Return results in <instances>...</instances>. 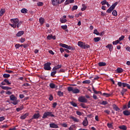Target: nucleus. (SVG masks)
Returning a JSON list of instances; mask_svg holds the SVG:
<instances>
[{"instance_id":"obj_1","label":"nucleus","mask_w":130,"mask_h":130,"mask_svg":"<svg viewBox=\"0 0 130 130\" xmlns=\"http://www.w3.org/2000/svg\"><path fill=\"white\" fill-rule=\"evenodd\" d=\"M67 90L68 92H72L73 94H79L80 93V89L72 86L68 87Z\"/></svg>"},{"instance_id":"obj_2","label":"nucleus","mask_w":130,"mask_h":130,"mask_svg":"<svg viewBox=\"0 0 130 130\" xmlns=\"http://www.w3.org/2000/svg\"><path fill=\"white\" fill-rule=\"evenodd\" d=\"M11 22L12 24H10V26L13 28L17 27V24L19 23V19L18 18H13L11 19Z\"/></svg>"},{"instance_id":"obj_3","label":"nucleus","mask_w":130,"mask_h":130,"mask_svg":"<svg viewBox=\"0 0 130 130\" xmlns=\"http://www.w3.org/2000/svg\"><path fill=\"white\" fill-rule=\"evenodd\" d=\"M10 99L11 101H13L11 102L12 104L13 105H17L19 102L17 100V97H16L14 94H12L10 96Z\"/></svg>"},{"instance_id":"obj_4","label":"nucleus","mask_w":130,"mask_h":130,"mask_svg":"<svg viewBox=\"0 0 130 130\" xmlns=\"http://www.w3.org/2000/svg\"><path fill=\"white\" fill-rule=\"evenodd\" d=\"M59 45L61 46V47H63V48H66L67 49H69V50H75L74 47H73L71 46H69L67 44L60 43Z\"/></svg>"},{"instance_id":"obj_5","label":"nucleus","mask_w":130,"mask_h":130,"mask_svg":"<svg viewBox=\"0 0 130 130\" xmlns=\"http://www.w3.org/2000/svg\"><path fill=\"white\" fill-rule=\"evenodd\" d=\"M66 0H51L52 5L53 6H58V5H61L62 3L64 2Z\"/></svg>"},{"instance_id":"obj_6","label":"nucleus","mask_w":130,"mask_h":130,"mask_svg":"<svg viewBox=\"0 0 130 130\" xmlns=\"http://www.w3.org/2000/svg\"><path fill=\"white\" fill-rule=\"evenodd\" d=\"M47 116H50V117H54V115L52 114V112H45L43 115L42 118H47Z\"/></svg>"},{"instance_id":"obj_7","label":"nucleus","mask_w":130,"mask_h":130,"mask_svg":"<svg viewBox=\"0 0 130 130\" xmlns=\"http://www.w3.org/2000/svg\"><path fill=\"white\" fill-rule=\"evenodd\" d=\"M51 63L48 62L44 64V70L45 71H50L51 70Z\"/></svg>"},{"instance_id":"obj_8","label":"nucleus","mask_w":130,"mask_h":130,"mask_svg":"<svg viewBox=\"0 0 130 130\" xmlns=\"http://www.w3.org/2000/svg\"><path fill=\"white\" fill-rule=\"evenodd\" d=\"M78 101L81 102V103H87L88 102V100H87L86 97L84 96H80L78 98Z\"/></svg>"},{"instance_id":"obj_9","label":"nucleus","mask_w":130,"mask_h":130,"mask_svg":"<svg viewBox=\"0 0 130 130\" xmlns=\"http://www.w3.org/2000/svg\"><path fill=\"white\" fill-rule=\"evenodd\" d=\"M117 85L118 87H123L122 88L126 87V83L124 82H118Z\"/></svg>"},{"instance_id":"obj_10","label":"nucleus","mask_w":130,"mask_h":130,"mask_svg":"<svg viewBox=\"0 0 130 130\" xmlns=\"http://www.w3.org/2000/svg\"><path fill=\"white\" fill-rule=\"evenodd\" d=\"M49 125L51 128H58V125L54 123H50Z\"/></svg>"},{"instance_id":"obj_11","label":"nucleus","mask_w":130,"mask_h":130,"mask_svg":"<svg viewBox=\"0 0 130 130\" xmlns=\"http://www.w3.org/2000/svg\"><path fill=\"white\" fill-rule=\"evenodd\" d=\"M40 117V114L39 113H35L32 117V119H38Z\"/></svg>"},{"instance_id":"obj_12","label":"nucleus","mask_w":130,"mask_h":130,"mask_svg":"<svg viewBox=\"0 0 130 130\" xmlns=\"http://www.w3.org/2000/svg\"><path fill=\"white\" fill-rule=\"evenodd\" d=\"M24 31L22 30V31H18L16 34V37H21V36H22V35H24Z\"/></svg>"},{"instance_id":"obj_13","label":"nucleus","mask_w":130,"mask_h":130,"mask_svg":"<svg viewBox=\"0 0 130 130\" xmlns=\"http://www.w3.org/2000/svg\"><path fill=\"white\" fill-rule=\"evenodd\" d=\"M75 0H66L64 4L65 5V6H67V5H69L70 4H73Z\"/></svg>"},{"instance_id":"obj_14","label":"nucleus","mask_w":130,"mask_h":130,"mask_svg":"<svg viewBox=\"0 0 130 130\" xmlns=\"http://www.w3.org/2000/svg\"><path fill=\"white\" fill-rule=\"evenodd\" d=\"M61 67H62L61 64H58L53 67V68L52 69V71H56V70H59V69H61Z\"/></svg>"},{"instance_id":"obj_15","label":"nucleus","mask_w":130,"mask_h":130,"mask_svg":"<svg viewBox=\"0 0 130 130\" xmlns=\"http://www.w3.org/2000/svg\"><path fill=\"white\" fill-rule=\"evenodd\" d=\"M115 72L117 74H121V73H123V69L121 68H118Z\"/></svg>"},{"instance_id":"obj_16","label":"nucleus","mask_w":130,"mask_h":130,"mask_svg":"<svg viewBox=\"0 0 130 130\" xmlns=\"http://www.w3.org/2000/svg\"><path fill=\"white\" fill-rule=\"evenodd\" d=\"M106 47V48H109L110 51H112V49H113V46L111 44H108Z\"/></svg>"},{"instance_id":"obj_17","label":"nucleus","mask_w":130,"mask_h":130,"mask_svg":"<svg viewBox=\"0 0 130 130\" xmlns=\"http://www.w3.org/2000/svg\"><path fill=\"white\" fill-rule=\"evenodd\" d=\"M88 119L87 118V117H85L84 120L83 121V125H84V126H87V125H88Z\"/></svg>"},{"instance_id":"obj_18","label":"nucleus","mask_w":130,"mask_h":130,"mask_svg":"<svg viewBox=\"0 0 130 130\" xmlns=\"http://www.w3.org/2000/svg\"><path fill=\"white\" fill-rule=\"evenodd\" d=\"M123 114H124L125 116H128L130 115V111L128 110L123 111Z\"/></svg>"},{"instance_id":"obj_19","label":"nucleus","mask_w":130,"mask_h":130,"mask_svg":"<svg viewBox=\"0 0 130 130\" xmlns=\"http://www.w3.org/2000/svg\"><path fill=\"white\" fill-rule=\"evenodd\" d=\"M85 44L84 42L79 41L78 42V45L81 48H83L84 45Z\"/></svg>"},{"instance_id":"obj_20","label":"nucleus","mask_w":130,"mask_h":130,"mask_svg":"<svg viewBox=\"0 0 130 130\" xmlns=\"http://www.w3.org/2000/svg\"><path fill=\"white\" fill-rule=\"evenodd\" d=\"M122 90L120 91V94L122 95V96H124V93L127 91V89L124 88L123 87H122Z\"/></svg>"},{"instance_id":"obj_21","label":"nucleus","mask_w":130,"mask_h":130,"mask_svg":"<svg viewBox=\"0 0 130 130\" xmlns=\"http://www.w3.org/2000/svg\"><path fill=\"white\" fill-rule=\"evenodd\" d=\"M112 94H113V92H110V93L104 92L103 93V96H105V97L108 98V97H110V96H111Z\"/></svg>"},{"instance_id":"obj_22","label":"nucleus","mask_w":130,"mask_h":130,"mask_svg":"<svg viewBox=\"0 0 130 130\" xmlns=\"http://www.w3.org/2000/svg\"><path fill=\"white\" fill-rule=\"evenodd\" d=\"M29 116V114L28 113H25L23 115H21L20 117V119H25L26 118V117H27V116Z\"/></svg>"},{"instance_id":"obj_23","label":"nucleus","mask_w":130,"mask_h":130,"mask_svg":"<svg viewBox=\"0 0 130 130\" xmlns=\"http://www.w3.org/2000/svg\"><path fill=\"white\" fill-rule=\"evenodd\" d=\"M39 22L41 25H43V24H44V22H45V20L43 18L41 17L39 18Z\"/></svg>"},{"instance_id":"obj_24","label":"nucleus","mask_w":130,"mask_h":130,"mask_svg":"<svg viewBox=\"0 0 130 130\" xmlns=\"http://www.w3.org/2000/svg\"><path fill=\"white\" fill-rule=\"evenodd\" d=\"M5 13H6V9H2L0 10V17H2V16H3L4 14H5Z\"/></svg>"},{"instance_id":"obj_25","label":"nucleus","mask_w":130,"mask_h":130,"mask_svg":"<svg viewBox=\"0 0 130 130\" xmlns=\"http://www.w3.org/2000/svg\"><path fill=\"white\" fill-rule=\"evenodd\" d=\"M119 128H120V129H122V130L127 129V127H126V126H125L124 125L119 126Z\"/></svg>"},{"instance_id":"obj_26","label":"nucleus","mask_w":130,"mask_h":130,"mask_svg":"<svg viewBox=\"0 0 130 130\" xmlns=\"http://www.w3.org/2000/svg\"><path fill=\"white\" fill-rule=\"evenodd\" d=\"M99 67H105L106 66V62H100L98 63Z\"/></svg>"},{"instance_id":"obj_27","label":"nucleus","mask_w":130,"mask_h":130,"mask_svg":"<svg viewBox=\"0 0 130 130\" xmlns=\"http://www.w3.org/2000/svg\"><path fill=\"white\" fill-rule=\"evenodd\" d=\"M21 13H22V14H27L28 13V10L26 9V8H22L21 10Z\"/></svg>"},{"instance_id":"obj_28","label":"nucleus","mask_w":130,"mask_h":130,"mask_svg":"<svg viewBox=\"0 0 130 130\" xmlns=\"http://www.w3.org/2000/svg\"><path fill=\"white\" fill-rule=\"evenodd\" d=\"M5 82L6 83V85L8 86H10L11 84H12V82H10L8 79H4Z\"/></svg>"},{"instance_id":"obj_29","label":"nucleus","mask_w":130,"mask_h":130,"mask_svg":"<svg viewBox=\"0 0 130 130\" xmlns=\"http://www.w3.org/2000/svg\"><path fill=\"white\" fill-rule=\"evenodd\" d=\"M70 118L72 119L73 121H75V122H79V120L74 116H71Z\"/></svg>"},{"instance_id":"obj_30","label":"nucleus","mask_w":130,"mask_h":130,"mask_svg":"<svg viewBox=\"0 0 130 130\" xmlns=\"http://www.w3.org/2000/svg\"><path fill=\"white\" fill-rule=\"evenodd\" d=\"M93 40L94 41V42H99L101 40V38L100 37H96V38H94Z\"/></svg>"},{"instance_id":"obj_31","label":"nucleus","mask_w":130,"mask_h":130,"mask_svg":"<svg viewBox=\"0 0 130 130\" xmlns=\"http://www.w3.org/2000/svg\"><path fill=\"white\" fill-rule=\"evenodd\" d=\"M113 109H114V110L116 111H119V110H120V109H119V108H118L116 105H113Z\"/></svg>"},{"instance_id":"obj_32","label":"nucleus","mask_w":130,"mask_h":130,"mask_svg":"<svg viewBox=\"0 0 130 130\" xmlns=\"http://www.w3.org/2000/svg\"><path fill=\"white\" fill-rule=\"evenodd\" d=\"M23 109H24V106H21L19 108L16 109V111L19 112V111H21V110H23Z\"/></svg>"},{"instance_id":"obj_33","label":"nucleus","mask_w":130,"mask_h":130,"mask_svg":"<svg viewBox=\"0 0 130 130\" xmlns=\"http://www.w3.org/2000/svg\"><path fill=\"white\" fill-rule=\"evenodd\" d=\"M82 48H83V49L90 48V45L86 44L84 43V45H83V47Z\"/></svg>"},{"instance_id":"obj_34","label":"nucleus","mask_w":130,"mask_h":130,"mask_svg":"<svg viewBox=\"0 0 130 130\" xmlns=\"http://www.w3.org/2000/svg\"><path fill=\"white\" fill-rule=\"evenodd\" d=\"M118 4V2H115L114 4H113L110 7L113 9L114 10L115 9V7L117 6V4Z\"/></svg>"},{"instance_id":"obj_35","label":"nucleus","mask_w":130,"mask_h":130,"mask_svg":"<svg viewBox=\"0 0 130 130\" xmlns=\"http://www.w3.org/2000/svg\"><path fill=\"white\" fill-rule=\"evenodd\" d=\"M57 95L59 97H62V96H63V92H61V91H58L57 92Z\"/></svg>"},{"instance_id":"obj_36","label":"nucleus","mask_w":130,"mask_h":130,"mask_svg":"<svg viewBox=\"0 0 130 130\" xmlns=\"http://www.w3.org/2000/svg\"><path fill=\"white\" fill-rule=\"evenodd\" d=\"M49 86L51 89H54L55 88V84L53 83H51L49 84Z\"/></svg>"},{"instance_id":"obj_37","label":"nucleus","mask_w":130,"mask_h":130,"mask_svg":"<svg viewBox=\"0 0 130 130\" xmlns=\"http://www.w3.org/2000/svg\"><path fill=\"white\" fill-rule=\"evenodd\" d=\"M70 104L72 105V106H74V107H77V106H78V105H77V104L73 101L71 102Z\"/></svg>"},{"instance_id":"obj_38","label":"nucleus","mask_w":130,"mask_h":130,"mask_svg":"<svg viewBox=\"0 0 130 130\" xmlns=\"http://www.w3.org/2000/svg\"><path fill=\"white\" fill-rule=\"evenodd\" d=\"M67 21L68 20L66 19H63V18H60V22H61L62 23H66V22H67Z\"/></svg>"},{"instance_id":"obj_39","label":"nucleus","mask_w":130,"mask_h":130,"mask_svg":"<svg viewBox=\"0 0 130 130\" xmlns=\"http://www.w3.org/2000/svg\"><path fill=\"white\" fill-rule=\"evenodd\" d=\"M112 11H113V10L110 7L106 11V13H108L109 14H111V12H112Z\"/></svg>"},{"instance_id":"obj_40","label":"nucleus","mask_w":130,"mask_h":130,"mask_svg":"<svg viewBox=\"0 0 130 130\" xmlns=\"http://www.w3.org/2000/svg\"><path fill=\"white\" fill-rule=\"evenodd\" d=\"M112 15H113L114 16H117V11H116V10H113Z\"/></svg>"},{"instance_id":"obj_41","label":"nucleus","mask_w":130,"mask_h":130,"mask_svg":"<svg viewBox=\"0 0 130 130\" xmlns=\"http://www.w3.org/2000/svg\"><path fill=\"white\" fill-rule=\"evenodd\" d=\"M87 9V6L85 5V4H82V8H81V11H85Z\"/></svg>"},{"instance_id":"obj_42","label":"nucleus","mask_w":130,"mask_h":130,"mask_svg":"<svg viewBox=\"0 0 130 130\" xmlns=\"http://www.w3.org/2000/svg\"><path fill=\"white\" fill-rule=\"evenodd\" d=\"M101 104L102 105H107V104H108V102L106 101H103L102 103H101Z\"/></svg>"},{"instance_id":"obj_43","label":"nucleus","mask_w":130,"mask_h":130,"mask_svg":"<svg viewBox=\"0 0 130 130\" xmlns=\"http://www.w3.org/2000/svg\"><path fill=\"white\" fill-rule=\"evenodd\" d=\"M91 81L90 80H84L82 82V84H90Z\"/></svg>"},{"instance_id":"obj_44","label":"nucleus","mask_w":130,"mask_h":130,"mask_svg":"<svg viewBox=\"0 0 130 130\" xmlns=\"http://www.w3.org/2000/svg\"><path fill=\"white\" fill-rule=\"evenodd\" d=\"M76 10H78V6H74L72 8V11H76Z\"/></svg>"},{"instance_id":"obj_45","label":"nucleus","mask_w":130,"mask_h":130,"mask_svg":"<svg viewBox=\"0 0 130 130\" xmlns=\"http://www.w3.org/2000/svg\"><path fill=\"white\" fill-rule=\"evenodd\" d=\"M15 47L16 49H19V48H20V47H21V45H20V44H16L15 45Z\"/></svg>"},{"instance_id":"obj_46","label":"nucleus","mask_w":130,"mask_h":130,"mask_svg":"<svg viewBox=\"0 0 130 130\" xmlns=\"http://www.w3.org/2000/svg\"><path fill=\"white\" fill-rule=\"evenodd\" d=\"M3 77L4 78H10V77H11V75L8 74H4L3 75Z\"/></svg>"},{"instance_id":"obj_47","label":"nucleus","mask_w":130,"mask_h":130,"mask_svg":"<svg viewBox=\"0 0 130 130\" xmlns=\"http://www.w3.org/2000/svg\"><path fill=\"white\" fill-rule=\"evenodd\" d=\"M101 4L102 6H104V5H106L107 4V2L106 0H104L101 2Z\"/></svg>"},{"instance_id":"obj_48","label":"nucleus","mask_w":130,"mask_h":130,"mask_svg":"<svg viewBox=\"0 0 130 130\" xmlns=\"http://www.w3.org/2000/svg\"><path fill=\"white\" fill-rule=\"evenodd\" d=\"M80 106H81V107H82V108H87V106L84 103H81L80 105Z\"/></svg>"},{"instance_id":"obj_49","label":"nucleus","mask_w":130,"mask_h":130,"mask_svg":"<svg viewBox=\"0 0 130 130\" xmlns=\"http://www.w3.org/2000/svg\"><path fill=\"white\" fill-rule=\"evenodd\" d=\"M61 28H62L63 30H67V29H68V25H62L61 26Z\"/></svg>"},{"instance_id":"obj_50","label":"nucleus","mask_w":130,"mask_h":130,"mask_svg":"<svg viewBox=\"0 0 130 130\" xmlns=\"http://www.w3.org/2000/svg\"><path fill=\"white\" fill-rule=\"evenodd\" d=\"M56 74V71H53L51 73V77H54V75Z\"/></svg>"},{"instance_id":"obj_51","label":"nucleus","mask_w":130,"mask_h":130,"mask_svg":"<svg viewBox=\"0 0 130 130\" xmlns=\"http://www.w3.org/2000/svg\"><path fill=\"white\" fill-rule=\"evenodd\" d=\"M93 34H95V35H100V33L97 30V29H95L93 31Z\"/></svg>"},{"instance_id":"obj_52","label":"nucleus","mask_w":130,"mask_h":130,"mask_svg":"<svg viewBox=\"0 0 130 130\" xmlns=\"http://www.w3.org/2000/svg\"><path fill=\"white\" fill-rule=\"evenodd\" d=\"M124 36H121V37H120L118 40L120 42V41L124 39Z\"/></svg>"},{"instance_id":"obj_53","label":"nucleus","mask_w":130,"mask_h":130,"mask_svg":"<svg viewBox=\"0 0 130 130\" xmlns=\"http://www.w3.org/2000/svg\"><path fill=\"white\" fill-rule=\"evenodd\" d=\"M119 41L118 40L113 42V45H116V44H118V43H119Z\"/></svg>"},{"instance_id":"obj_54","label":"nucleus","mask_w":130,"mask_h":130,"mask_svg":"<svg viewBox=\"0 0 130 130\" xmlns=\"http://www.w3.org/2000/svg\"><path fill=\"white\" fill-rule=\"evenodd\" d=\"M19 41L21 43H24V42H25V39L24 38H21Z\"/></svg>"},{"instance_id":"obj_55","label":"nucleus","mask_w":130,"mask_h":130,"mask_svg":"<svg viewBox=\"0 0 130 130\" xmlns=\"http://www.w3.org/2000/svg\"><path fill=\"white\" fill-rule=\"evenodd\" d=\"M21 25H22V21H20V22L18 21V22L16 24V27L19 28V27H20V26H21Z\"/></svg>"},{"instance_id":"obj_56","label":"nucleus","mask_w":130,"mask_h":130,"mask_svg":"<svg viewBox=\"0 0 130 130\" xmlns=\"http://www.w3.org/2000/svg\"><path fill=\"white\" fill-rule=\"evenodd\" d=\"M61 125L63 127H68V124H67V123H63L62 124H61Z\"/></svg>"},{"instance_id":"obj_57","label":"nucleus","mask_w":130,"mask_h":130,"mask_svg":"<svg viewBox=\"0 0 130 130\" xmlns=\"http://www.w3.org/2000/svg\"><path fill=\"white\" fill-rule=\"evenodd\" d=\"M94 94H100L101 95H102V92L101 91H98L97 90H95L94 91Z\"/></svg>"},{"instance_id":"obj_58","label":"nucleus","mask_w":130,"mask_h":130,"mask_svg":"<svg viewBox=\"0 0 130 130\" xmlns=\"http://www.w3.org/2000/svg\"><path fill=\"white\" fill-rule=\"evenodd\" d=\"M49 100H50V101H52L53 100V96H52V94L50 95Z\"/></svg>"},{"instance_id":"obj_59","label":"nucleus","mask_w":130,"mask_h":130,"mask_svg":"<svg viewBox=\"0 0 130 130\" xmlns=\"http://www.w3.org/2000/svg\"><path fill=\"white\" fill-rule=\"evenodd\" d=\"M37 5L39 7H42V6H43V2H39L37 3Z\"/></svg>"},{"instance_id":"obj_60","label":"nucleus","mask_w":130,"mask_h":130,"mask_svg":"<svg viewBox=\"0 0 130 130\" xmlns=\"http://www.w3.org/2000/svg\"><path fill=\"white\" fill-rule=\"evenodd\" d=\"M76 114H77V115L81 116V115H82V114H83V113L79 111H77Z\"/></svg>"},{"instance_id":"obj_61","label":"nucleus","mask_w":130,"mask_h":130,"mask_svg":"<svg viewBox=\"0 0 130 130\" xmlns=\"http://www.w3.org/2000/svg\"><path fill=\"white\" fill-rule=\"evenodd\" d=\"M107 126L109 128H111V127H112V123H107Z\"/></svg>"},{"instance_id":"obj_62","label":"nucleus","mask_w":130,"mask_h":130,"mask_svg":"<svg viewBox=\"0 0 130 130\" xmlns=\"http://www.w3.org/2000/svg\"><path fill=\"white\" fill-rule=\"evenodd\" d=\"M56 105H57V103L56 102L53 103L52 104L53 108H55L56 107Z\"/></svg>"},{"instance_id":"obj_63","label":"nucleus","mask_w":130,"mask_h":130,"mask_svg":"<svg viewBox=\"0 0 130 130\" xmlns=\"http://www.w3.org/2000/svg\"><path fill=\"white\" fill-rule=\"evenodd\" d=\"M52 39V35H50L47 36V39H48L49 40H50Z\"/></svg>"},{"instance_id":"obj_64","label":"nucleus","mask_w":130,"mask_h":130,"mask_svg":"<svg viewBox=\"0 0 130 130\" xmlns=\"http://www.w3.org/2000/svg\"><path fill=\"white\" fill-rule=\"evenodd\" d=\"M5 119V117L4 116L0 117V121H4Z\"/></svg>"}]
</instances>
